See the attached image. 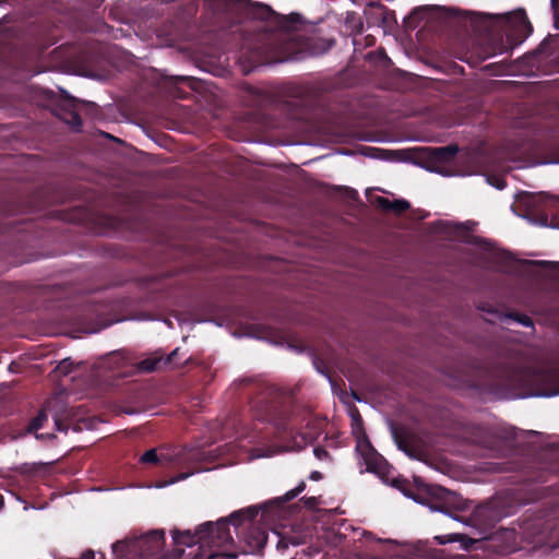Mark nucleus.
<instances>
[{
	"instance_id": "obj_20",
	"label": "nucleus",
	"mask_w": 559,
	"mask_h": 559,
	"mask_svg": "<svg viewBox=\"0 0 559 559\" xmlns=\"http://www.w3.org/2000/svg\"><path fill=\"white\" fill-rule=\"evenodd\" d=\"M304 543H305L304 538L299 537V536L280 535L277 544H276V548L278 550H285L289 547V545L298 546Z\"/></svg>"
},
{
	"instance_id": "obj_10",
	"label": "nucleus",
	"mask_w": 559,
	"mask_h": 559,
	"mask_svg": "<svg viewBox=\"0 0 559 559\" xmlns=\"http://www.w3.org/2000/svg\"><path fill=\"white\" fill-rule=\"evenodd\" d=\"M548 198L545 192L532 194L525 200L527 217L535 224L548 226Z\"/></svg>"
},
{
	"instance_id": "obj_12",
	"label": "nucleus",
	"mask_w": 559,
	"mask_h": 559,
	"mask_svg": "<svg viewBox=\"0 0 559 559\" xmlns=\"http://www.w3.org/2000/svg\"><path fill=\"white\" fill-rule=\"evenodd\" d=\"M391 433L399 450L412 459L417 457L416 435L412 430L392 425Z\"/></svg>"
},
{
	"instance_id": "obj_44",
	"label": "nucleus",
	"mask_w": 559,
	"mask_h": 559,
	"mask_svg": "<svg viewBox=\"0 0 559 559\" xmlns=\"http://www.w3.org/2000/svg\"><path fill=\"white\" fill-rule=\"evenodd\" d=\"M4 504V499H3V496L0 493V510L2 509Z\"/></svg>"
},
{
	"instance_id": "obj_5",
	"label": "nucleus",
	"mask_w": 559,
	"mask_h": 559,
	"mask_svg": "<svg viewBox=\"0 0 559 559\" xmlns=\"http://www.w3.org/2000/svg\"><path fill=\"white\" fill-rule=\"evenodd\" d=\"M499 385L506 390H515L523 382L534 381L536 386L530 391V395L554 396L559 394V370H544L528 373L513 366H504L499 371Z\"/></svg>"
},
{
	"instance_id": "obj_29",
	"label": "nucleus",
	"mask_w": 559,
	"mask_h": 559,
	"mask_svg": "<svg viewBox=\"0 0 559 559\" xmlns=\"http://www.w3.org/2000/svg\"><path fill=\"white\" fill-rule=\"evenodd\" d=\"M551 9L554 12V27L559 29V0H551Z\"/></svg>"
},
{
	"instance_id": "obj_9",
	"label": "nucleus",
	"mask_w": 559,
	"mask_h": 559,
	"mask_svg": "<svg viewBox=\"0 0 559 559\" xmlns=\"http://www.w3.org/2000/svg\"><path fill=\"white\" fill-rule=\"evenodd\" d=\"M357 451L364 460L367 472L374 473L381 478L389 473V463L380 453L377 452L368 439L358 442Z\"/></svg>"
},
{
	"instance_id": "obj_36",
	"label": "nucleus",
	"mask_w": 559,
	"mask_h": 559,
	"mask_svg": "<svg viewBox=\"0 0 559 559\" xmlns=\"http://www.w3.org/2000/svg\"><path fill=\"white\" fill-rule=\"evenodd\" d=\"M376 43V38L372 35H368L365 37V47H371Z\"/></svg>"
},
{
	"instance_id": "obj_13",
	"label": "nucleus",
	"mask_w": 559,
	"mask_h": 559,
	"mask_svg": "<svg viewBox=\"0 0 559 559\" xmlns=\"http://www.w3.org/2000/svg\"><path fill=\"white\" fill-rule=\"evenodd\" d=\"M171 84L175 86V96L178 98H189L190 93L181 90L180 85L188 86L193 92H201L203 90V82L193 76L176 75L170 78Z\"/></svg>"
},
{
	"instance_id": "obj_4",
	"label": "nucleus",
	"mask_w": 559,
	"mask_h": 559,
	"mask_svg": "<svg viewBox=\"0 0 559 559\" xmlns=\"http://www.w3.org/2000/svg\"><path fill=\"white\" fill-rule=\"evenodd\" d=\"M266 506H250L245 509L233 512L227 520V527L231 524L238 537L245 544V551L248 554H259L267 543V533L264 527L255 522L260 511L264 518Z\"/></svg>"
},
{
	"instance_id": "obj_2",
	"label": "nucleus",
	"mask_w": 559,
	"mask_h": 559,
	"mask_svg": "<svg viewBox=\"0 0 559 559\" xmlns=\"http://www.w3.org/2000/svg\"><path fill=\"white\" fill-rule=\"evenodd\" d=\"M471 26L473 34L454 41L451 53L473 68L490 57L513 50L533 33L524 9L501 15L481 13L472 20Z\"/></svg>"
},
{
	"instance_id": "obj_39",
	"label": "nucleus",
	"mask_w": 559,
	"mask_h": 559,
	"mask_svg": "<svg viewBox=\"0 0 559 559\" xmlns=\"http://www.w3.org/2000/svg\"><path fill=\"white\" fill-rule=\"evenodd\" d=\"M353 420L361 423V417L359 415V412L355 408L352 414Z\"/></svg>"
},
{
	"instance_id": "obj_15",
	"label": "nucleus",
	"mask_w": 559,
	"mask_h": 559,
	"mask_svg": "<svg viewBox=\"0 0 559 559\" xmlns=\"http://www.w3.org/2000/svg\"><path fill=\"white\" fill-rule=\"evenodd\" d=\"M364 13L369 26H381V22L385 20V14H389V9L379 2H371L367 5Z\"/></svg>"
},
{
	"instance_id": "obj_38",
	"label": "nucleus",
	"mask_w": 559,
	"mask_h": 559,
	"mask_svg": "<svg viewBox=\"0 0 559 559\" xmlns=\"http://www.w3.org/2000/svg\"><path fill=\"white\" fill-rule=\"evenodd\" d=\"M321 478H322V474L318 471H313L310 474V479H312V480H320Z\"/></svg>"
},
{
	"instance_id": "obj_16",
	"label": "nucleus",
	"mask_w": 559,
	"mask_h": 559,
	"mask_svg": "<svg viewBox=\"0 0 559 559\" xmlns=\"http://www.w3.org/2000/svg\"><path fill=\"white\" fill-rule=\"evenodd\" d=\"M346 31L353 36V45L356 47L359 43L357 35H360L364 31V22L361 16L354 11L347 12L344 21Z\"/></svg>"
},
{
	"instance_id": "obj_6",
	"label": "nucleus",
	"mask_w": 559,
	"mask_h": 559,
	"mask_svg": "<svg viewBox=\"0 0 559 559\" xmlns=\"http://www.w3.org/2000/svg\"><path fill=\"white\" fill-rule=\"evenodd\" d=\"M559 474V444H552L542 450L516 476L518 480L531 484H544Z\"/></svg>"
},
{
	"instance_id": "obj_11",
	"label": "nucleus",
	"mask_w": 559,
	"mask_h": 559,
	"mask_svg": "<svg viewBox=\"0 0 559 559\" xmlns=\"http://www.w3.org/2000/svg\"><path fill=\"white\" fill-rule=\"evenodd\" d=\"M84 102H80L74 97H67L62 104L58 107V116L61 120H63L67 124H69L74 131H80L82 128V119L80 114L76 110V104ZM88 106H95L94 103H85Z\"/></svg>"
},
{
	"instance_id": "obj_42",
	"label": "nucleus",
	"mask_w": 559,
	"mask_h": 559,
	"mask_svg": "<svg viewBox=\"0 0 559 559\" xmlns=\"http://www.w3.org/2000/svg\"><path fill=\"white\" fill-rule=\"evenodd\" d=\"M123 546H124V545H123L122 543H120V542H118V543L114 544V545H112L114 551H117V549H118L119 547H123Z\"/></svg>"
},
{
	"instance_id": "obj_25",
	"label": "nucleus",
	"mask_w": 559,
	"mask_h": 559,
	"mask_svg": "<svg viewBox=\"0 0 559 559\" xmlns=\"http://www.w3.org/2000/svg\"><path fill=\"white\" fill-rule=\"evenodd\" d=\"M409 207H411V204L406 200H403V199L393 200L392 206H391V212H393L396 215H401L404 212H406Z\"/></svg>"
},
{
	"instance_id": "obj_18",
	"label": "nucleus",
	"mask_w": 559,
	"mask_h": 559,
	"mask_svg": "<svg viewBox=\"0 0 559 559\" xmlns=\"http://www.w3.org/2000/svg\"><path fill=\"white\" fill-rule=\"evenodd\" d=\"M559 39V35L549 36L544 39L539 46L533 51V57L537 59V61H542V56L549 57L552 55L555 49V44Z\"/></svg>"
},
{
	"instance_id": "obj_28",
	"label": "nucleus",
	"mask_w": 559,
	"mask_h": 559,
	"mask_svg": "<svg viewBox=\"0 0 559 559\" xmlns=\"http://www.w3.org/2000/svg\"><path fill=\"white\" fill-rule=\"evenodd\" d=\"M464 537L465 536L462 534H451V535L438 536V537H436V539L438 540V543L440 545H444V544L452 543V542H460Z\"/></svg>"
},
{
	"instance_id": "obj_26",
	"label": "nucleus",
	"mask_w": 559,
	"mask_h": 559,
	"mask_svg": "<svg viewBox=\"0 0 559 559\" xmlns=\"http://www.w3.org/2000/svg\"><path fill=\"white\" fill-rule=\"evenodd\" d=\"M41 469V465L39 464H23L19 467V471L21 474H24V475H35L37 474L39 471Z\"/></svg>"
},
{
	"instance_id": "obj_34",
	"label": "nucleus",
	"mask_w": 559,
	"mask_h": 559,
	"mask_svg": "<svg viewBox=\"0 0 559 559\" xmlns=\"http://www.w3.org/2000/svg\"><path fill=\"white\" fill-rule=\"evenodd\" d=\"M190 475H191V473H180L179 475H177L174 478H171V480L169 483L170 484H175L177 481H180V480H183V479L188 478Z\"/></svg>"
},
{
	"instance_id": "obj_37",
	"label": "nucleus",
	"mask_w": 559,
	"mask_h": 559,
	"mask_svg": "<svg viewBox=\"0 0 559 559\" xmlns=\"http://www.w3.org/2000/svg\"><path fill=\"white\" fill-rule=\"evenodd\" d=\"M81 559H95V554L93 550L88 549L82 554Z\"/></svg>"
},
{
	"instance_id": "obj_41",
	"label": "nucleus",
	"mask_w": 559,
	"mask_h": 559,
	"mask_svg": "<svg viewBox=\"0 0 559 559\" xmlns=\"http://www.w3.org/2000/svg\"><path fill=\"white\" fill-rule=\"evenodd\" d=\"M438 490L442 493V495L440 496V497H442V498H444L445 496H448V497L453 496V493H452V492L447 491V490H444V489H442V488H439Z\"/></svg>"
},
{
	"instance_id": "obj_46",
	"label": "nucleus",
	"mask_w": 559,
	"mask_h": 559,
	"mask_svg": "<svg viewBox=\"0 0 559 559\" xmlns=\"http://www.w3.org/2000/svg\"><path fill=\"white\" fill-rule=\"evenodd\" d=\"M353 395H354V399H356L357 401H359V397L357 396V394H356V393H353Z\"/></svg>"
},
{
	"instance_id": "obj_3",
	"label": "nucleus",
	"mask_w": 559,
	"mask_h": 559,
	"mask_svg": "<svg viewBox=\"0 0 559 559\" xmlns=\"http://www.w3.org/2000/svg\"><path fill=\"white\" fill-rule=\"evenodd\" d=\"M171 534L176 545L192 547L199 544L203 550L202 556L206 559H231L236 557V555L225 550L233 542L225 519H219L215 523L205 522L199 525L195 532L174 530Z\"/></svg>"
},
{
	"instance_id": "obj_14",
	"label": "nucleus",
	"mask_w": 559,
	"mask_h": 559,
	"mask_svg": "<svg viewBox=\"0 0 559 559\" xmlns=\"http://www.w3.org/2000/svg\"><path fill=\"white\" fill-rule=\"evenodd\" d=\"M179 349H174L165 358L162 356H154L143 359L140 362V368L147 372L156 371L160 368H166L175 364V357H177Z\"/></svg>"
},
{
	"instance_id": "obj_31",
	"label": "nucleus",
	"mask_w": 559,
	"mask_h": 559,
	"mask_svg": "<svg viewBox=\"0 0 559 559\" xmlns=\"http://www.w3.org/2000/svg\"><path fill=\"white\" fill-rule=\"evenodd\" d=\"M313 453H314L316 457L319 460H323L329 456V452L322 447L314 448Z\"/></svg>"
},
{
	"instance_id": "obj_45",
	"label": "nucleus",
	"mask_w": 559,
	"mask_h": 559,
	"mask_svg": "<svg viewBox=\"0 0 559 559\" xmlns=\"http://www.w3.org/2000/svg\"><path fill=\"white\" fill-rule=\"evenodd\" d=\"M293 115H294V117H297V116L299 115V111H298V110H295V111L293 112Z\"/></svg>"
},
{
	"instance_id": "obj_43",
	"label": "nucleus",
	"mask_w": 559,
	"mask_h": 559,
	"mask_svg": "<svg viewBox=\"0 0 559 559\" xmlns=\"http://www.w3.org/2000/svg\"><path fill=\"white\" fill-rule=\"evenodd\" d=\"M300 102H301L300 99H295L293 102H289L288 104L289 105H294V106H298Z\"/></svg>"
},
{
	"instance_id": "obj_47",
	"label": "nucleus",
	"mask_w": 559,
	"mask_h": 559,
	"mask_svg": "<svg viewBox=\"0 0 559 559\" xmlns=\"http://www.w3.org/2000/svg\"><path fill=\"white\" fill-rule=\"evenodd\" d=\"M106 136H107V138H110V139H112V140L115 139L114 136H111L110 134H107V133H106Z\"/></svg>"
},
{
	"instance_id": "obj_27",
	"label": "nucleus",
	"mask_w": 559,
	"mask_h": 559,
	"mask_svg": "<svg viewBox=\"0 0 559 559\" xmlns=\"http://www.w3.org/2000/svg\"><path fill=\"white\" fill-rule=\"evenodd\" d=\"M392 202L393 201L384 197H377L374 199V204L383 212H391Z\"/></svg>"
},
{
	"instance_id": "obj_21",
	"label": "nucleus",
	"mask_w": 559,
	"mask_h": 559,
	"mask_svg": "<svg viewBox=\"0 0 559 559\" xmlns=\"http://www.w3.org/2000/svg\"><path fill=\"white\" fill-rule=\"evenodd\" d=\"M48 416L45 409L39 411V413L31 420L28 424V431L36 432L40 428H43L44 424L47 421Z\"/></svg>"
},
{
	"instance_id": "obj_17",
	"label": "nucleus",
	"mask_w": 559,
	"mask_h": 559,
	"mask_svg": "<svg viewBox=\"0 0 559 559\" xmlns=\"http://www.w3.org/2000/svg\"><path fill=\"white\" fill-rule=\"evenodd\" d=\"M457 153L459 146L451 144L447 146L430 148L429 156L432 160L438 163H449L456 156Z\"/></svg>"
},
{
	"instance_id": "obj_1",
	"label": "nucleus",
	"mask_w": 559,
	"mask_h": 559,
	"mask_svg": "<svg viewBox=\"0 0 559 559\" xmlns=\"http://www.w3.org/2000/svg\"><path fill=\"white\" fill-rule=\"evenodd\" d=\"M254 15L261 24L242 31L239 63L245 74L271 63L298 60L304 53V41L294 33L300 15H282L269 5L259 4Z\"/></svg>"
},
{
	"instance_id": "obj_30",
	"label": "nucleus",
	"mask_w": 559,
	"mask_h": 559,
	"mask_svg": "<svg viewBox=\"0 0 559 559\" xmlns=\"http://www.w3.org/2000/svg\"><path fill=\"white\" fill-rule=\"evenodd\" d=\"M304 506L307 509L313 510L318 506V499L316 497H304L301 498Z\"/></svg>"
},
{
	"instance_id": "obj_35",
	"label": "nucleus",
	"mask_w": 559,
	"mask_h": 559,
	"mask_svg": "<svg viewBox=\"0 0 559 559\" xmlns=\"http://www.w3.org/2000/svg\"><path fill=\"white\" fill-rule=\"evenodd\" d=\"M530 263H532V264H539V265H543V266H555V265L559 264L557 262H551V261H530Z\"/></svg>"
},
{
	"instance_id": "obj_40",
	"label": "nucleus",
	"mask_w": 559,
	"mask_h": 559,
	"mask_svg": "<svg viewBox=\"0 0 559 559\" xmlns=\"http://www.w3.org/2000/svg\"><path fill=\"white\" fill-rule=\"evenodd\" d=\"M495 186L498 189H503L506 187V181L503 179H497V182L495 183Z\"/></svg>"
},
{
	"instance_id": "obj_33",
	"label": "nucleus",
	"mask_w": 559,
	"mask_h": 559,
	"mask_svg": "<svg viewBox=\"0 0 559 559\" xmlns=\"http://www.w3.org/2000/svg\"><path fill=\"white\" fill-rule=\"evenodd\" d=\"M392 22H395L394 12L389 10V14H385V20L381 22V26L390 25Z\"/></svg>"
},
{
	"instance_id": "obj_24",
	"label": "nucleus",
	"mask_w": 559,
	"mask_h": 559,
	"mask_svg": "<svg viewBox=\"0 0 559 559\" xmlns=\"http://www.w3.org/2000/svg\"><path fill=\"white\" fill-rule=\"evenodd\" d=\"M74 369V364L70 358L62 359L56 367V371L61 376L70 374Z\"/></svg>"
},
{
	"instance_id": "obj_8",
	"label": "nucleus",
	"mask_w": 559,
	"mask_h": 559,
	"mask_svg": "<svg viewBox=\"0 0 559 559\" xmlns=\"http://www.w3.org/2000/svg\"><path fill=\"white\" fill-rule=\"evenodd\" d=\"M164 545V531L154 530L133 540L129 548L140 559H163Z\"/></svg>"
},
{
	"instance_id": "obj_23",
	"label": "nucleus",
	"mask_w": 559,
	"mask_h": 559,
	"mask_svg": "<svg viewBox=\"0 0 559 559\" xmlns=\"http://www.w3.org/2000/svg\"><path fill=\"white\" fill-rule=\"evenodd\" d=\"M306 488V483L301 481L296 488L288 490L283 498H278L276 500L278 506H283L284 503L295 499L299 493H301Z\"/></svg>"
},
{
	"instance_id": "obj_7",
	"label": "nucleus",
	"mask_w": 559,
	"mask_h": 559,
	"mask_svg": "<svg viewBox=\"0 0 559 559\" xmlns=\"http://www.w3.org/2000/svg\"><path fill=\"white\" fill-rule=\"evenodd\" d=\"M510 513L501 498L495 497L477 506L467 519V524L475 527L480 534L489 533L498 522Z\"/></svg>"
},
{
	"instance_id": "obj_32",
	"label": "nucleus",
	"mask_w": 559,
	"mask_h": 559,
	"mask_svg": "<svg viewBox=\"0 0 559 559\" xmlns=\"http://www.w3.org/2000/svg\"><path fill=\"white\" fill-rule=\"evenodd\" d=\"M55 423H56V427H57V429H58L59 431H63V432H67V431H68L69 426H68L67 424H64V423L62 421V419H61V418L56 417V418H55Z\"/></svg>"
},
{
	"instance_id": "obj_22",
	"label": "nucleus",
	"mask_w": 559,
	"mask_h": 559,
	"mask_svg": "<svg viewBox=\"0 0 559 559\" xmlns=\"http://www.w3.org/2000/svg\"><path fill=\"white\" fill-rule=\"evenodd\" d=\"M504 317L520 323L523 326H526V328L534 326L533 320L527 314L520 313L516 311H511V312H508Z\"/></svg>"
},
{
	"instance_id": "obj_19",
	"label": "nucleus",
	"mask_w": 559,
	"mask_h": 559,
	"mask_svg": "<svg viewBox=\"0 0 559 559\" xmlns=\"http://www.w3.org/2000/svg\"><path fill=\"white\" fill-rule=\"evenodd\" d=\"M164 455H158L155 449H150L140 456V463L144 465H159L163 464Z\"/></svg>"
}]
</instances>
